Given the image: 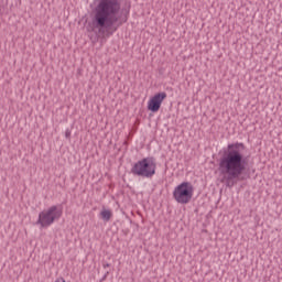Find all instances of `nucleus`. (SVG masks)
Returning a JSON list of instances; mask_svg holds the SVG:
<instances>
[{
    "mask_svg": "<svg viewBox=\"0 0 282 282\" xmlns=\"http://www.w3.org/2000/svg\"><path fill=\"white\" fill-rule=\"evenodd\" d=\"M129 12L130 8H122L120 0H99L93 11L88 32H94L98 39L109 37L129 21Z\"/></svg>",
    "mask_w": 282,
    "mask_h": 282,
    "instance_id": "1",
    "label": "nucleus"
},
{
    "mask_svg": "<svg viewBox=\"0 0 282 282\" xmlns=\"http://www.w3.org/2000/svg\"><path fill=\"white\" fill-rule=\"evenodd\" d=\"M245 150L246 145H243V143H231L220 158V182L225 184L227 188H232V186L239 182V177L243 175V171H246L248 161L246 156H243Z\"/></svg>",
    "mask_w": 282,
    "mask_h": 282,
    "instance_id": "2",
    "label": "nucleus"
},
{
    "mask_svg": "<svg viewBox=\"0 0 282 282\" xmlns=\"http://www.w3.org/2000/svg\"><path fill=\"white\" fill-rule=\"evenodd\" d=\"M156 169L158 163L155 162V158L148 156L134 163L131 167V173L137 177H144L147 180H151V177L155 175Z\"/></svg>",
    "mask_w": 282,
    "mask_h": 282,
    "instance_id": "3",
    "label": "nucleus"
},
{
    "mask_svg": "<svg viewBox=\"0 0 282 282\" xmlns=\"http://www.w3.org/2000/svg\"><path fill=\"white\" fill-rule=\"evenodd\" d=\"M59 217H63V207L53 205L39 214L37 224L41 225V228H50L54 221H58Z\"/></svg>",
    "mask_w": 282,
    "mask_h": 282,
    "instance_id": "4",
    "label": "nucleus"
},
{
    "mask_svg": "<svg viewBox=\"0 0 282 282\" xmlns=\"http://www.w3.org/2000/svg\"><path fill=\"white\" fill-rule=\"evenodd\" d=\"M193 193H195L193 184L183 182L174 188L173 197L177 204H191Z\"/></svg>",
    "mask_w": 282,
    "mask_h": 282,
    "instance_id": "5",
    "label": "nucleus"
},
{
    "mask_svg": "<svg viewBox=\"0 0 282 282\" xmlns=\"http://www.w3.org/2000/svg\"><path fill=\"white\" fill-rule=\"evenodd\" d=\"M166 100V93H158L155 94L148 102V109L149 111H152L153 113H158L160 111V107H162V102Z\"/></svg>",
    "mask_w": 282,
    "mask_h": 282,
    "instance_id": "6",
    "label": "nucleus"
},
{
    "mask_svg": "<svg viewBox=\"0 0 282 282\" xmlns=\"http://www.w3.org/2000/svg\"><path fill=\"white\" fill-rule=\"evenodd\" d=\"M100 217L104 221H109L111 217H113V214L111 213L110 209H102L100 212Z\"/></svg>",
    "mask_w": 282,
    "mask_h": 282,
    "instance_id": "7",
    "label": "nucleus"
},
{
    "mask_svg": "<svg viewBox=\"0 0 282 282\" xmlns=\"http://www.w3.org/2000/svg\"><path fill=\"white\" fill-rule=\"evenodd\" d=\"M65 138H67V139L72 138V131L66 130Z\"/></svg>",
    "mask_w": 282,
    "mask_h": 282,
    "instance_id": "8",
    "label": "nucleus"
}]
</instances>
